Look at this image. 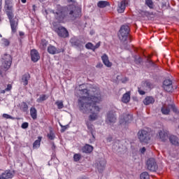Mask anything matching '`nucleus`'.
<instances>
[{"mask_svg":"<svg viewBox=\"0 0 179 179\" xmlns=\"http://www.w3.org/2000/svg\"><path fill=\"white\" fill-rule=\"evenodd\" d=\"M159 138L161 139V141H162L163 142H164V141H167V139H169V134L164 130H161L159 132Z\"/></svg>","mask_w":179,"mask_h":179,"instance_id":"nucleus-18","label":"nucleus"},{"mask_svg":"<svg viewBox=\"0 0 179 179\" xmlns=\"http://www.w3.org/2000/svg\"><path fill=\"white\" fill-rule=\"evenodd\" d=\"M3 118H6V120H15V117L6 113L3 114Z\"/></svg>","mask_w":179,"mask_h":179,"instance_id":"nucleus-37","label":"nucleus"},{"mask_svg":"<svg viewBox=\"0 0 179 179\" xmlns=\"http://www.w3.org/2000/svg\"><path fill=\"white\" fill-rule=\"evenodd\" d=\"M145 5H147L150 9H153V1L152 0H145Z\"/></svg>","mask_w":179,"mask_h":179,"instance_id":"nucleus-32","label":"nucleus"},{"mask_svg":"<svg viewBox=\"0 0 179 179\" xmlns=\"http://www.w3.org/2000/svg\"><path fill=\"white\" fill-rule=\"evenodd\" d=\"M0 179H5V176H4L3 173H1L0 175Z\"/></svg>","mask_w":179,"mask_h":179,"instance_id":"nucleus-49","label":"nucleus"},{"mask_svg":"<svg viewBox=\"0 0 179 179\" xmlns=\"http://www.w3.org/2000/svg\"><path fill=\"white\" fill-rule=\"evenodd\" d=\"M97 6L98 8H106V6H110V3L106 1H100L98 2Z\"/></svg>","mask_w":179,"mask_h":179,"instance_id":"nucleus-26","label":"nucleus"},{"mask_svg":"<svg viewBox=\"0 0 179 179\" xmlns=\"http://www.w3.org/2000/svg\"><path fill=\"white\" fill-rule=\"evenodd\" d=\"M2 44H3V45H9V44H10V42L9 41V40H8L6 38H3Z\"/></svg>","mask_w":179,"mask_h":179,"instance_id":"nucleus-40","label":"nucleus"},{"mask_svg":"<svg viewBox=\"0 0 179 179\" xmlns=\"http://www.w3.org/2000/svg\"><path fill=\"white\" fill-rule=\"evenodd\" d=\"M138 93H139V94H141V96H143V94H145V91L142 90L141 88H138Z\"/></svg>","mask_w":179,"mask_h":179,"instance_id":"nucleus-45","label":"nucleus"},{"mask_svg":"<svg viewBox=\"0 0 179 179\" xmlns=\"http://www.w3.org/2000/svg\"><path fill=\"white\" fill-rule=\"evenodd\" d=\"M137 136L141 143H148L149 139H150L149 132L145 129L140 130L137 134Z\"/></svg>","mask_w":179,"mask_h":179,"instance_id":"nucleus-7","label":"nucleus"},{"mask_svg":"<svg viewBox=\"0 0 179 179\" xmlns=\"http://www.w3.org/2000/svg\"><path fill=\"white\" fill-rule=\"evenodd\" d=\"M2 65L0 67V75L3 77L5 73L12 65V57L10 55H4L2 57Z\"/></svg>","mask_w":179,"mask_h":179,"instance_id":"nucleus-6","label":"nucleus"},{"mask_svg":"<svg viewBox=\"0 0 179 179\" xmlns=\"http://www.w3.org/2000/svg\"><path fill=\"white\" fill-rule=\"evenodd\" d=\"M48 138L50 141H54L55 139V134L52 132V131H50L49 134H48Z\"/></svg>","mask_w":179,"mask_h":179,"instance_id":"nucleus-34","label":"nucleus"},{"mask_svg":"<svg viewBox=\"0 0 179 179\" xmlns=\"http://www.w3.org/2000/svg\"><path fill=\"white\" fill-rule=\"evenodd\" d=\"M19 35H20V38H24V32L20 31Z\"/></svg>","mask_w":179,"mask_h":179,"instance_id":"nucleus-46","label":"nucleus"},{"mask_svg":"<svg viewBox=\"0 0 179 179\" xmlns=\"http://www.w3.org/2000/svg\"><path fill=\"white\" fill-rule=\"evenodd\" d=\"M129 26L122 25L119 31L118 37L122 43L128 44L132 41L131 35H129Z\"/></svg>","mask_w":179,"mask_h":179,"instance_id":"nucleus-5","label":"nucleus"},{"mask_svg":"<svg viewBox=\"0 0 179 179\" xmlns=\"http://www.w3.org/2000/svg\"><path fill=\"white\" fill-rule=\"evenodd\" d=\"M21 127L22 128V129H27V128H29V123L27 122L22 123Z\"/></svg>","mask_w":179,"mask_h":179,"instance_id":"nucleus-41","label":"nucleus"},{"mask_svg":"<svg viewBox=\"0 0 179 179\" xmlns=\"http://www.w3.org/2000/svg\"><path fill=\"white\" fill-rule=\"evenodd\" d=\"M32 8H33L34 12H36V5H33Z\"/></svg>","mask_w":179,"mask_h":179,"instance_id":"nucleus-51","label":"nucleus"},{"mask_svg":"<svg viewBox=\"0 0 179 179\" xmlns=\"http://www.w3.org/2000/svg\"><path fill=\"white\" fill-rule=\"evenodd\" d=\"M21 109L22 111L26 112L27 110H29V106H27V103L26 102H23L21 105Z\"/></svg>","mask_w":179,"mask_h":179,"instance_id":"nucleus-33","label":"nucleus"},{"mask_svg":"<svg viewBox=\"0 0 179 179\" xmlns=\"http://www.w3.org/2000/svg\"><path fill=\"white\" fill-rule=\"evenodd\" d=\"M169 141L171 142V143H172V145H178V138H177V136H171L169 137Z\"/></svg>","mask_w":179,"mask_h":179,"instance_id":"nucleus-27","label":"nucleus"},{"mask_svg":"<svg viewBox=\"0 0 179 179\" xmlns=\"http://www.w3.org/2000/svg\"><path fill=\"white\" fill-rule=\"evenodd\" d=\"M5 179H9L13 178V173L10 171H6L3 173Z\"/></svg>","mask_w":179,"mask_h":179,"instance_id":"nucleus-28","label":"nucleus"},{"mask_svg":"<svg viewBox=\"0 0 179 179\" xmlns=\"http://www.w3.org/2000/svg\"><path fill=\"white\" fill-rule=\"evenodd\" d=\"M85 124L87 127V129L91 132L93 138H94V136L93 135V132H94V126H93L92 124L88 120L85 122Z\"/></svg>","mask_w":179,"mask_h":179,"instance_id":"nucleus-23","label":"nucleus"},{"mask_svg":"<svg viewBox=\"0 0 179 179\" xmlns=\"http://www.w3.org/2000/svg\"><path fill=\"white\" fill-rule=\"evenodd\" d=\"M141 179H150V176L148 172H143L140 176Z\"/></svg>","mask_w":179,"mask_h":179,"instance_id":"nucleus-31","label":"nucleus"},{"mask_svg":"<svg viewBox=\"0 0 179 179\" xmlns=\"http://www.w3.org/2000/svg\"><path fill=\"white\" fill-rule=\"evenodd\" d=\"M12 90V85L10 84H8L7 85V87L5 89L6 92H9V90Z\"/></svg>","mask_w":179,"mask_h":179,"instance_id":"nucleus-44","label":"nucleus"},{"mask_svg":"<svg viewBox=\"0 0 179 179\" xmlns=\"http://www.w3.org/2000/svg\"><path fill=\"white\" fill-rule=\"evenodd\" d=\"M75 0H68V2H74Z\"/></svg>","mask_w":179,"mask_h":179,"instance_id":"nucleus-57","label":"nucleus"},{"mask_svg":"<svg viewBox=\"0 0 179 179\" xmlns=\"http://www.w3.org/2000/svg\"><path fill=\"white\" fill-rule=\"evenodd\" d=\"M147 169L150 171H156L157 170V164L153 158H150L146 163Z\"/></svg>","mask_w":179,"mask_h":179,"instance_id":"nucleus-10","label":"nucleus"},{"mask_svg":"<svg viewBox=\"0 0 179 179\" xmlns=\"http://www.w3.org/2000/svg\"><path fill=\"white\" fill-rule=\"evenodd\" d=\"M143 103L145 106H149L150 104H153V103H155V98H153L152 96H147L143 100Z\"/></svg>","mask_w":179,"mask_h":179,"instance_id":"nucleus-19","label":"nucleus"},{"mask_svg":"<svg viewBox=\"0 0 179 179\" xmlns=\"http://www.w3.org/2000/svg\"><path fill=\"white\" fill-rule=\"evenodd\" d=\"M30 115L32 119L37 120V109L34 107H31L30 109Z\"/></svg>","mask_w":179,"mask_h":179,"instance_id":"nucleus-24","label":"nucleus"},{"mask_svg":"<svg viewBox=\"0 0 179 179\" xmlns=\"http://www.w3.org/2000/svg\"><path fill=\"white\" fill-rule=\"evenodd\" d=\"M56 106L59 110H61L64 107V102L62 101H57L55 102Z\"/></svg>","mask_w":179,"mask_h":179,"instance_id":"nucleus-35","label":"nucleus"},{"mask_svg":"<svg viewBox=\"0 0 179 179\" xmlns=\"http://www.w3.org/2000/svg\"><path fill=\"white\" fill-rule=\"evenodd\" d=\"M52 150H54V149H55V144L52 143Z\"/></svg>","mask_w":179,"mask_h":179,"instance_id":"nucleus-53","label":"nucleus"},{"mask_svg":"<svg viewBox=\"0 0 179 179\" xmlns=\"http://www.w3.org/2000/svg\"><path fill=\"white\" fill-rule=\"evenodd\" d=\"M112 139L113 138L111 137H109L107 138V141H108V142H111Z\"/></svg>","mask_w":179,"mask_h":179,"instance_id":"nucleus-52","label":"nucleus"},{"mask_svg":"<svg viewBox=\"0 0 179 179\" xmlns=\"http://www.w3.org/2000/svg\"><path fill=\"white\" fill-rule=\"evenodd\" d=\"M48 99V96L45 94L41 95L40 97L36 100L37 103H41V101H44Z\"/></svg>","mask_w":179,"mask_h":179,"instance_id":"nucleus-30","label":"nucleus"},{"mask_svg":"<svg viewBox=\"0 0 179 179\" xmlns=\"http://www.w3.org/2000/svg\"><path fill=\"white\" fill-rule=\"evenodd\" d=\"M5 92H6V90H0V93H1L3 94H4Z\"/></svg>","mask_w":179,"mask_h":179,"instance_id":"nucleus-50","label":"nucleus"},{"mask_svg":"<svg viewBox=\"0 0 179 179\" xmlns=\"http://www.w3.org/2000/svg\"><path fill=\"white\" fill-rule=\"evenodd\" d=\"M21 2H22V3H26L27 0H21Z\"/></svg>","mask_w":179,"mask_h":179,"instance_id":"nucleus-54","label":"nucleus"},{"mask_svg":"<svg viewBox=\"0 0 179 179\" xmlns=\"http://www.w3.org/2000/svg\"><path fill=\"white\" fill-rule=\"evenodd\" d=\"M170 110H173L174 113L177 111V108L174 105H164L161 108V111L164 115H169L170 114Z\"/></svg>","mask_w":179,"mask_h":179,"instance_id":"nucleus-8","label":"nucleus"},{"mask_svg":"<svg viewBox=\"0 0 179 179\" xmlns=\"http://www.w3.org/2000/svg\"><path fill=\"white\" fill-rule=\"evenodd\" d=\"M78 106L80 111L86 114L87 111L90 113L89 115L90 121H96L99 118V113L101 110L97 104L101 100V94L99 91H96L94 95H91L87 89L79 90Z\"/></svg>","mask_w":179,"mask_h":179,"instance_id":"nucleus-1","label":"nucleus"},{"mask_svg":"<svg viewBox=\"0 0 179 179\" xmlns=\"http://www.w3.org/2000/svg\"><path fill=\"white\" fill-rule=\"evenodd\" d=\"M143 87H145L144 90H148V89L150 87V83L149 82L144 83Z\"/></svg>","mask_w":179,"mask_h":179,"instance_id":"nucleus-39","label":"nucleus"},{"mask_svg":"<svg viewBox=\"0 0 179 179\" xmlns=\"http://www.w3.org/2000/svg\"><path fill=\"white\" fill-rule=\"evenodd\" d=\"M101 66H103V64H100V65L96 66L97 68H101Z\"/></svg>","mask_w":179,"mask_h":179,"instance_id":"nucleus-55","label":"nucleus"},{"mask_svg":"<svg viewBox=\"0 0 179 179\" xmlns=\"http://www.w3.org/2000/svg\"><path fill=\"white\" fill-rule=\"evenodd\" d=\"M129 100H131V93L130 92H127L125 93L122 99V101L123 103H129Z\"/></svg>","mask_w":179,"mask_h":179,"instance_id":"nucleus-21","label":"nucleus"},{"mask_svg":"<svg viewBox=\"0 0 179 179\" xmlns=\"http://www.w3.org/2000/svg\"><path fill=\"white\" fill-rule=\"evenodd\" d=\"M81 159V156L80 154H75L73 156L74 162H79Z\"/></svg>","mask_w":179,"mask_h":179,"instance_id":"nucleus-38","label":"nucleus"},{"mask_svg":"<svg viewBox=\"0 0 179 179\" xmlns=\"http://www.w3.org/2000/svg\"><path fill=\"white\" fill-rule=\"evenodd\" d=\"M4 9L7 17L10 22L12 33L15 34L17 31V26H19V19L15 16L13 13V4L9 1H5Z\"/></svg>","mask_w":179,"mask_h":179,"instance_id":"nucleus-3","label":"nucleus"},{"mask_svg":"<svg viewBox=\"0 0 179 179\" xmlns=\"http://www.w3.org/2000/svg\"><path fill=\"white\" fill-rule=\"evenodd\" d=\"M163 88L166 92H173V81L171 80H165L163 82Z\"/></svg>","mask_w":179,"mask_h":179,"instance_id":"nucleus-12","label":"nucleus"},{"mask_svg":"<svg viewBox=\"0 0 179 179\" xmlns=\"http://www.w3.org/2000/svg\"><path fill=\"white\" fill-rule=\"evenodd\" d=\"M56 33L59 36V37H63V38H66L69 37V32L64 27H59L55 30Z\"/></svg>","mask_w":179,"mask_h":179,"instance_id":"nucleus-11","label":"nucleus"},{"mask_svg":"<svg viewBox=\"0 0 179 179\" xmlns=\"http://www.w3.org/2000/svg\"><path fill=\"white\" fill-rule=\"evenodd\" d=\"M76 41H78V39H76V38H72L70 40V42L71 43V44H73V45H76Z\"/></svg>","mask_w":179,"mask_h":179,"instance_id":"nucleus-42","label":"nucleus"},{"mask_svg":"<svg viewBox=\"0 0 179 179\" xmlns=\"http://www.w3.org/2000/svg\"><path fill=\"white\" fill-rule=\"evenodd\" d=\"M117 121V115H115V111L110 110L107 114L106 122L111 125V124H115Z\"/></svg>","mask_w":179,"mask_h":179,"instance_id":"nucleus-9","label":"nucleus"},{"mask_svg":"<svg viewBox=\"0 0 179 179\" xmlns=\"http://www.w3.org/2000/svg\"><path fill=\"white\" fill-rule=\"evenodd\" d=\"M85 48H87V50H92V51H95V50H97V48H99V46L97 45H85Z\"/></svg>","mask_w":179,"mask_h":179,"instance_id":"nucleus-36","label":"nucleus"},{"mask_svg":"<svg viewBox=\"0 0 179 179\" xmlns=\"http://www.w3.org/2000/svg\"><path fill=\"white\" fill-rule=\"evenodd\" d=\"M86 45H93V44L90 43H88L86 44Z\"/></svg>","mask_w":179,"mask_h":179,"instance_id":"nucleus-56","label":"nucleus"},{"mask_svg":"<svg viewBox=\"0 0 179 179\" xmlns=\"http://www.w3.org/2000/svg\"><path fill=\"white\" fill-rule=\"evenodd\" d=\"M140 152L141 153H142V155H143V153L146 152V148L145 147L142 148L141 149H140Z\"/></svg>","mask_w":179,"mask_h":179,"instance_id":"nucleus-47","label":"nucleus"},{"mask_svg":"<svg viewBox=\"0 0 179 179\" xmlns=\"http://www.w3.org/2000/svg\"><path fill=\"white\" fill-rule=\"evenodd\" d=\"M105 167H106V160L104 159L101 160L99 164H97V169L99 173H101V171L104 170Z\"/></svg>","mask_w":179,"mask_h":179,"instance_id":"nucleus-20","label":"nucleus"},{"mask_svg":"<svg viewBox=\"0 0 179 179\" xmlns=\"http://www.w3.org/2000/svg\"><path fill=\"white\" fill-rule=\"evenodd\" d=\"M29 79H30V75L25 74L22 76V82L24 86H27L29 85Z\"/></svg>","mask_w":179,"mask_h":179,"instance_id":"nucleus-25","label":"nucleus"},{"mask_svg":"<svg viewBox=\"0 0 179 179\" xmlns=\"http://www.w3.org/2000/svg\"><path fill=\"white\" fill-rule=\"evenodd\" d=\"M83 152L84 153H92V152H93V146L90 145H85L83 148Z\"/></svg>","mask_w":179,"mask_h":179,"instance_id":"nucleus-22","label":"nucleus"},{"mask_svg":"<svg viewBox=\"0 0 179 179\" xmlns=\"http://www.w3.org/2000/svg\"><path fill=\"white\" fill-rule=\"evenodd\" d=\"M31 59L33 62H37L40 59V53L36 49L31 50Z\"/></svg>","mask_w":179,"mask_h":179,"instance_id":"nucleus-14","label":"nucleus"},{"mask_svg":"<svg viewBox=\"0 0 179 179\" xmlns=\"http://www.w3.org/2000/svg\"><path fill=\"white\" fill-rule=\"evenodd\" d=\"M61 51L62 50L60 49H57L55 46L50 45L48 47V52H49V54H52V55L55 54H59Z\"/></svg>","mask_w":179,"mask_h":179,"instance_id":"nucleus-16","label":"nucleus"},{"mask_svg":"<svg viewBox=\"0 0 179 179\" xmlns=\"http://www.w3.org/2000/svg\"><path fill=\"white\" fill-rule=\"evenodd\" d=\"M54 13L57 20L62 22L68 14L70 17H73V19L80 17L82 16V8L75 6H70L69 8L57 6V10Z\"/></svg>","mask_w":179,"mask_h":179,"instance_id":"nucleus-2","label":"nucleus"},{"mask_svg":"<svg viewBox=\"0 0 179 179\" xmlns=\"http://www.w3.org/2000/svg\"><path fill=\"white\" fill-rule=\"evenodd\" d=\"M96 45H100V43H98L96 44Z\"/></svg>","mask_w":179,"mask_h":179,"instance_id":"nucleus-58","label":"nucleus"},{"mask_svg":"<svg viewBox=\"0 0 179 179\" xmlns=\"http://www.w3.org/2000/svg\"><path fill=\"white\" fill-rule=\"evenodd\" d=\"M129 26L122 25L119 31L118 37L122 43L128 44L132 41L131 35H129Z\"/></svg>","mask_w":179,"mask_h":179,"instance_id":"nucleus-4","label":"nucleus"},{"mask_svg":"<svg viewBox=\"0 0 179 179\" xmlns=\"http://www.w3.org/2000/svg\"><path fill=\"white\" fill-rule=\"evenodd\" d=\"M41 139L42 138L41 137H38V140H36L33 144V148L34 149H37L38 148H40V143L41 142Z\"/></svg>","mask_w":179,"mask_h":179,"instance_id":"nucleus-29","label":"nucleus"},{"mask_svg":"<svg viewBox=\"0 0 179 179\" xmlns=\"http://www.w3.org/2000/svg\"><path fill=\"white\" fill-rule=\"evenodd\" d=\"M127 5H128V1L122 0L120 3H118L117 6V12L118 13H124L125 8H127Z\"/></svg>","mask_w":179,"mask_h":179,"instance_id":"nucleus-13","label":"nucleus"},{"mask_svg":"<svg viewBox=\"0 0 179 179\" xmlns=\"http://www.w3.org/2000/svg\"><path fill=\"white\" fill-rule=\"evenodd\" d=\"M132 120V115H126L123 119H120V125H127L128 122H130Z\"/></svg>","mask_w":179,"mask_h":179,"instance_id":"nucleus-15","label":"nucleus"},{"mask_svg":"<svg viewBox=\"0 0 179 179\" xmlns=\"http://www.w3.org/2000/svg\"><path fill=\"white\" fill-rule=\"evenodd\" d=\"M2 10V0H0V12Z\"/></svg>","mask_w":179,"mask_h":179,"instance_id":"nucleus-48","label":"nucleus"},{"mask_svg":"<svg viewBox=\"0 0 179 179\" xmlns=\"http://www.w3.org/2000/svg\"><path fill=\"white\" fill-rule=\"evenodd\" d=\"M135 62L136 64H141V62H142V58L141 57H138L137 59H135Z\"/></svg>","mask_w":179,"mask_h":179,"instance_id":"nucleus-43","label":"nucleus"},{"mask_svg":"<svg viewBox=\"0 0 179 179\" xmlns=\"http://www.w3.org/2000/svg\"><path fill=\"white\" fill-rule=\"evenodd\" d=\"M101 59L104 65H106V66L108 68H111V66H113V63L110 62V60H108V56H107V55H103L101 57Z\"/></svg>","mask_w":179,"mask_h":179,"instance_id":"nucleus-17","label":"nucleus"}]
</instances>
